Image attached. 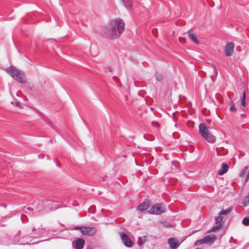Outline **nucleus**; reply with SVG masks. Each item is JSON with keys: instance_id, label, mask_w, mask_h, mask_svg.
I'll use <instances>...</instances> for the list:
<instances>
[{"instance_id": "nucleus-10", "label": "nucleus", "mask_w": 249, "mask_h": 249, "mask_svg": "<svg viewBox=\"0 0 249 249\" xmlns=\"http://www.w3.org/2000/svg\"><path fill=\"white\" fill-rule=\"evenodd\" d=\"M204 244H209L214 242L216 237L213 235H209L203 238Z\"/></svg>"}, {"instance_id": "nucleus-13", "label": "nucleus", "mask_w": 249, "mask_h": 249, "mask_svg": "<svg viewBox=\"0 0 249 249\" xmlns=\"http://www.w3.org/2000/svg\"><path fill=\"white\" fill-rule=\"evenodd\" d=\"M229 165L226 163H223L221 165V169L218 172L219 176H222L227 173L229 170Z\"/></svg>"}, {"instance_id": "nucleus-16", "label": "nucleus", "mask_w": 249, "mask_h": 249, "mask_svg": "<svg viewBox=\"0 0 249 249\" xmlns=\"http://www.w3.org/2000/svg\"><path fill=\"white\" fill-rule=\"evenodd\" d=\"M7 71L8 73H9L13 78L16 76V72L14 71V68L13 67H11L10 68H8L7 69Z\"/></svg>"}, {"instance_id": "nucleus-28", "label": "nucleus", "mask_w": 249, "mask_h": 249, "mask_svg": "<svg viewBox=\"0 0 249 249\" xmlns=\"http://www.w3.org/2000/svg\"><path fill=\"white\" fill-rule=\"evenodd\" d=\"M249 171H248L246 180L247 181L249 179Z\"/></svg>"}, {"instance_id": "nucleus-17", "label": "nucleus", "mask_w": 249, "mask_h": 249, "mask_svg": "<svg viewBox=\"0 0 249 249\" xmlns=\"http://www.w3.org/2000/svg\"><path fill=\"white\" fill-rule=\"evenodd\" d=\"M230 110L232 112H235L236 111V107H235L233 102L232 101L230 102Z\"/></svg>"}, {"instance_id": "nucleus-19", "label": "nucleus", "mask_w": 249, "mask_h": 249, "mask_svg": "<svg viewBox=\"0 0 249 249\" xmlns=\"http://www.w3.org/2000/svg\"><path fill=\"white\" fill-rule=\"evenodd\" d=\"M231 210L230 209H226L225 210H222L219 212V215H226L228 214L231 212Z\"/></svg>"}, {"instance_id": "nucleus-15", "label": "nucleus", "mask_w": 249, "mask_h": 249, "mask_svg": "<svg viewBox=\"0 0 249 249\" xmlns=\"http://www.w3.org/2000/svg\"><path fill=\"white\" fill-rule=\"evenodd\" d=\"M147 240V236H143L142 237H140L138 241V244L139 246L142 245Z\"/></svg>"}, {"instance_id": "nucleus-6", "label": "nucleus", "mask_w": 249, "mask_h": 249, "mask_svg": "<svg viewBox=\"0 0 249 249\" xmlns=\"http://www.w3.org/2000/svg\"><path fill=\"white\" fill-rule=\"evenodd\" d=\"M168 244L171 249H176L180 246L181 242L179 243L177 239L171 237L168 239Z\"/></svg>"}, {"instance_id": "nucleus-18", "label": "nucleus", "mask_w": 249, "mask_h": 249, "mask_svg": "<svg viewBox=\"0 0 249 249\" xmlns=\"http://www.w3.org/2000/svg\"><path fill=\"white\" fill-rule=\"evenodd\" d=\"M124 4L126 7H130L131 6V1L130 0H122Z\"/></svg>"}, {"instance_id": "nucleus-25", "label": "nucleus", "mask_w": 249, "mask_h": 249, "mask_svg": "<svg viewBox=\"0 0 249 249\" xmlns=\"http://www.w3.org/2000/svg\"><path fill=\"white\" fill-rule=\"evenodd\" d=\"M213 69L214 73L215 76H216L217 74V69H216V67L215 66H213Z\"/></svg>"}, {"instance_id": "nucleus-7", "label": "nucleus", "mask_w": 249, "mask_h": 249, "mask_svg": "<svg viewBox=\"0 0 249 249\" xmlns=\"http://www.w3.org/2000/svg\"><path fill=\"white\" fill-rule=\"evenodd\" d=\"M234 48V44L232 42H229L225 46V53L227 56L232 55Z\"/></svg>"}, {"instance_id": "nucleus-14", "label": "nucleus", "mask_w": 249, "mask_h": 249, "mask_svg": "<svg viewBox=\"0 0 249 249\" xmlns=\"http://www.w3.org/2000/svg\"><path fill=\"white\" fill-rule=\"evenodd\" d=\"M188 35L189 37V38L195 43H196L197 44H198L199 43V40L197 39L196 37V35L194 33L193 31L191 30L188 31Z\"/></svg>"}, {"instance_id": "nucleus-4", "label": "nucleus", "mask_w": 249, "mask_h": 249, "mask_svg": "<svg viewBox=\"0 0 249 249\" xmlns=\"http://www.w3.org/2000/svg\"><path fill=\"white\" fill-rule=\"evenodd\" d=\"M166 211V208L160 203H158L153 206L150 210L149 212L151 214H160Z\"/></svg>"}, {"instance_id": "nucleus-9", "label": "nucleus", "mask_w": 249, "mask_h": 249, "mask_svg": "<svg viewBox=\"0 0 249 249\" xmlns=\"http://www.w3.org/2000/svg\"><path fill=\"white\" fill-rule=\"evenodd\" d=\"M17 81L21 83H24L26 82L25 74L20 71L17 70Z\"/></svg>"}, {"instance_id": "nucleus-3", "label": "nucleus", "mask_w": 249, "mask_h": 249, "mask_svg": "<svg viewBox=\"0 0 249 249\" xmlns=\"http://www.w3.org/2000/svg\"><path fill=\"white\" fill-rule=\"evenodd\" d=\"M75 229L80 230L82 234L88 236H92L94 235L97 231L96 229L92 227H76Z\"/></svg>"}, {"instance_id": "nucleus-20", "label": "nucleus", "mask_w": 249, "mask_h": 249, "mask_svg": "<svg viewBox=\"0 0 249 249\" xmlns=\"http://www.w3.org/2000/svg\"><path fill=\"white\" fill-rule=\"evenodd\" d=\"M242 223L245 226L249 225V217H245L242 221Z\"/></svg>"}, {"instance_id": "nucleus-1", "label": "nucleus", "mask_w": 249, "mask_h": 249, "mask_svg": "<svg viewBox=\"0 0 249 249\" xmlns=\"http://www.w3.org/2000/svg\"><path fill=\"white\" fill-rule=\"evenodd\" d=\"M124 22L121 19L117 18L111 20L106 27V35L110 39L117 38L124 32Z\"/></svg>"}, {"instance_id": "nucleus-24", "label": "nucleus", "mask_w": 249, "mask_h": 249, "mask_svg": "<svg viewBox=\"0 0 249 249\" xmlns=\"http://www.w3.org/2000/svg\"><path fill=\"white\" fill-rule=\"evenodd\" d=\"M156 77L158 80L160 81L162 79L163 76L160 74H157Z\"/></svg>"}, {"instance_id": "nucleus-22", "label": "nucleus", "mask_w": 249, "mask_h": 249, "mask_svg": "<svg viewBox=\"0 0 249 249\" xmlns=\"http://www.w3.org/2000/svg\"><path fill=\"white\" fill-rule=\"evenodd\" d=\"M247 170L248 167H245L244 169H242L240 173V176L243 177V176H244L246 174Z\"/></svg>"}, {"instance_id": "nucleus-5", "label": "nucleus", "mask_w": 249, "mask_h": 249, "mask_svg": "<svg viewBox=\"0 0 249 249\" xmlns=\"http://www.w3.org/2000/svg\"><path fill=\"white\" fill-rule=\"evenodd\" d=\"M120 236L122 241L126 247H131L133 246V242L125 233L121 232L120 234Z\"/></svg>"}, {"instance_id": "nucleus-2", "label": "nucleus", "mask_w": 249, "mask_h": 249, "mask_svg": "<svg viewBox=\"0 0 249 249\" xmlns=\"http://www.w3.org/2000/svg\"><path fill=\"white\" fill-rule=\"evenodd\" d=\"M199 132L201 136L208 142L214 143L216 141V137L212 134L205 125L200 124L199 125Z\"/></svg>"}, {"instance_id": "nucleus-11", "label": "nucleus", "mask_w": 249, "mask_h": 249, "mask_svg": "<svg viewBox=\"0 0 249 249\" xmlns=\"http://www.w3.org/2000/svg\"><path fill=\"white\" fill-rule=\"evenodd\" d=\"M85 243V240L82 238H79L75 242L74 247L76 249H82Z\"/></svg>"}, {"instance_id": "nucleus-26", "label": "nucleus", "mask_w": 249, "mask_h": 249, "mask_svg": "<svg viewBox=\"0 0 249 249\" xmlns=\"http://www.w3.org/2000/svg\"><path fill=\"white\" fill-rule=\"evenodd\" d=\"M241 105L243 107H245V105H246V99H242Z\"/></svg>"}, {"instance_id": "nucleus-12", "label": "nucleus", "mask_w": 249, "mask_h": 249, "mask_svg": "<svg viewBox=\"0 0 249 249\" xmlns=\"http://www.w3.org/2000/svg\"><path fill=\"white\" fill-rule=\"evenodd\" d=\"M150 206V203L148 201H146L142 203L138 207V210L140 211H144L147 210Z\"/></svg>"}, {"instance_id": "nucleus-21", "label": "nucleus", "mask_w": 249, "mask_h": 249, "mask_svg": "<svg viewBox=\"0 0 249 249\" xmlns=\"http://www.w3.org/2000/svg\"><path fill=\"white\" fill-rule=\"evenodd\" d=\"M202 244H204V240H203V238L200 239V240H197L195 243V246H199V245H201Z\"/></svg>"}, {"instance_id": "nucleus-23", "label": "nucleus", "mask_w": 249, "mask_h": 249, "mask_svg": "<svg viewBox=\"0 0 249 249\" xmlns=\"http://www.w3.org/2000/svg\"><path fill=\"white\" fill-rule=\"evenodd\" d=\"M178 40L182 43H185V42H186V39H185V38H184V37H179Z\"/></svg>"}, {"instance_id": "nucleus-8", "label": "nucleus", "mask_w": 249, "mask_h": 249, "mask_svg": "<svg viewBox=\"0 0 249 249\" xmlns=\"http://www.w3.org/2000/svg\"><path fill=\"white\" fill-rule=\"evenodd\" d=\"M223 219V217L221 216V215H219L218 216L216 217L215 218V222L216 224V226L213 228L210 231V232L212 231H216L218 230L219 229V228L221 227V221Z\"/></svg>"}, {"instance_id": "nucleus-27", "label": "nucleus", "mask_w": 249, "mask_h": 249, "mask_svg": "<svg viewBox=\"0 0 249 249\" xmlns=\"http://www.w3.org/2000/svg\"><path fill=\"white\" fill-rule=\"evenodd\" d=\"M246 92L244 91L243 92V96H242V99H246Z\"/></svg>"}, {"instance_id": "nucleus-29", "label": "nucleus", "mask_w": 249, "mask_h": 249, "mask_svg": "<svg viewBox=\"0 0 249 249\" xmlns=\"http://www.w3.org/2000/svg\"><path fill=\"white\" fill-rule=\"evenodd\" d=\"M10 19H13V18H10Z\"/></svg>"}]
</instances>
